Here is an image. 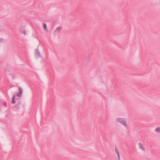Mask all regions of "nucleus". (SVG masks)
<instances>
[{
  "instance_id": "f257e3e1",
  "label": "nucleus",
  "mask_w": 160,
  "mask_h": 160,
  "mask_svg": "<svg viewBox=\"0 0 160 160\" xmlns=\"http://www.w3.org/2000/svg\"><path fill=\"white\" fill-rule=\"evenodd\" d=\"M116 121L117 122L121 123L124 127L125 128L127 127V124L125 119L123 118H118L116 119Z\"/></svg>"
},
{
  "instance_id": "f03ea898",
  "label": "nucleus",
  "mask_w": 160,
  "mask_h": 160,
  "mask_svg": "<svg viewBox=\"0 0 160 160\" xmlns=\"http://www.w3.org/2000/svg\"><path fill=\"white\" fill-rule=\"evenodd\" d=\"M138 146L139 148L140 149H141L143 151H144L145 150V149L143 146V145L141 143H138Z\"/></svg>"
},
{
  "instance_id": "7ed1b4c3",
  "label": "nucleus",
  "mask_w": 160,
  "mask_h": 160,
  "mask_svg": "<svg viewBox=\"0 0 160 160\" xmlns=\"http://www.w3.org/2000/svg\"><path fill=\"white\" fill-rule=\"evenodd\" d=\"M19 92L17 94V96L18 97H20L22 93V90L21 88H19L18 89Z\"/></svg>"
},
{
  "instance_id": "20e7f679",
  "label": "nucleus",
  "mask_w": 160,
  "mask_h": 160,
  "mask_svg": "<svg viewBox=\"0 0 160 160\" xmlns=\"http://www.w3.org/2000/svg\"><path fill=\"white\" fill-rule=\"evenodd\" d=\"M115 152L118 156V158L120 159V154H119V151L117 149H115Z\"/></svg>"
},
{
  "instance_id": "39448f33",
  "label": "nucleus",
  "mask_w": 160,
  "mask_h": 160,
  "mask_svg": "<svg viewBox=\"0 0 160 160\" xmlns=\"http://www.w3.org/2000/svg\"><path fill=\"white\" fill-rule=\"evenodd\" d=\"M155 131L157 133L160 132V128L158 127L155 130Z\"/></svg>"
},
{
  "instance_id": "423d86ee",
  "label": "nucleus",
  "mask_w": 160,
  "mask_h": 160,
  "mask_svg": "<svg viewBox=\"0 0 160 160\" xmlns=\"http://www.w3.org/2000/svg\"><path fill=\"white\" fill-rule=\"evenodd\" d=\"M43 26V28H44V30L45 31H47V25H46V24H45V23L44 24Z\"/></svg>"
},
{
  "instance_id": "0eeeda50",
  "label": "nucleus",
  "mask_w": 160,
  "mask_h": 160,
  "mask_svg": "<svg viewBox=\"0 0 160 160\" xmlns=\"http://www.w3.org/2000/svg\"><path fill=\"white\" fill-rule=\"evenodd\" d=\"M15 98V96L14 95L13 96V97L12 98V103H14L15 102L14 101Z\"/></svg>"
},
{
  "instance_id": "6e6552de",
  "label": "nucleus",
  "mask_w": 160,
  "mask_h": 160,
  "mask_svg": "<svg viewBox=\"0 0 160 160\" xmlns=\"http://www.w3.org/2000/svg\"><path fill=\"white\" fill-rule=\"evenodd\" d=\"M61 29V28L58 27L56 29V31L58 32H59Z\"/></svg>"
},
{
  "instance_id": "1a4fd4ad",
  "label": "nucleus",
  "mask_w": 160,
  "mask_h": 160,
  "mask_svg": "<svg viewBox=\"0 0 160 160\" xmlns=\"http://www.w3.org/2000/svg\"><path fill=\"white\" fill-rule=\"evenodd\" d=\"M3 40V38H0V42L2 41Z\"/></svg>"
},
{
  "instance_id": "9d476101",
  "label": "nucleus",
  "mask_w": 160,
  "mask_h": 160,
  "mask_svg": "<svg viewBox=\"0 0 160 160\" xmlns=\"http://www.w3.org/2000/svg\"><path fill=\"white\" fill-rule=\"evenodd\" d=\"M25 33V32H24V33Z\"/></svg>"
}]
</instances>
